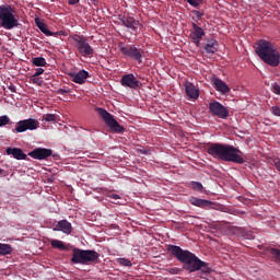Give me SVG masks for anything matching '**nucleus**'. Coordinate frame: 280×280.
<instances>
[{"mask_svg": "<svg viewBox=\"0 0 280 280\" xmlns=\"http://www.w3.org/2000/svg\"><path fill=\"white\" fill-rule=\"evenodd\" d=\"M167 250L172 253L173 257L177 258V261L185 264L184 270H188V272H198L200 270L202 275H210L211 267H209V262L202 261L194 253L176 245H168Z\"/></svg>", "mask_w": 280, "mask_h": 280, "instance_id": "f257e3e1", "label": "nucleus"}, {"mask_svg": "<svg viewBox=\"0 0 280 280\" xmlns=\"http://www.w3.org/2000/svg\"><path fill=\"white\" fill-rule=\"evenodd\" d=\"M208 154L213 156V159H219V161H225L228 163H237L238 165H244L245 160L243 158V152L230 144L222 143H211L207 149Z\"/></svg>", "mask_w": 280, "mask_h": 280, "instance_id": "f03ea898", "label": "nucleus"}, {"mask_svg": "<svg viewBox=\"0 0 280 280\" xmlns=\"http://www.w3.org/2000/svg\"><path fill=\"white\" fill-rule=\"evenodd\" d=\"M255 51L265 65H269V67L280 65V52L275 43L267 39H259L255 45Z\"/></svg>", "mask_w": 280, "mask_h": 280, "instance_id": "7ed1b4c3", "label": "nucleus"}, {"mask_svg": "<svg viewBox=\"0 0 280 280\" xmlns=\"http://www.w3.org/2000/svg\"><path fill=\"white\" fill-rule=\"evenodd\" d=\"M19 19H16V10L10 4L0 5V26L3 30H14L19 27Z\"/></svg>", "mask_w": 280, "mask_h": 280, "instance_id": "20e7f679", "label": "nucleus"}, {"mask_svg": "<svg viewBox=\"0 0 280 280\" xmlns=\"http://www.w3.org/2000/svg\"><path fill=\"white\" fill-rule=\"evenodd\" d=\"M100 254L93 249H72L71 264H81V266H91L97 262Z\"/></svg>", "mask_w": 280, "mask_h": 280, "instance_id": "39448f33", "label": "nucleus"}, {"mask_svg": "<svg viewBox=\"0 0 280 280\" xmlns=\"http://www.w3.org/2000/svg\"><path fill=\"white\" fill-rule=\"evenodd\" d=\"M118 47L120 49V52L125 58H128L129 60H135L138 62V65L143 63V56H145V50L137 45H124V43H119Z\"/></svg>", "mask_w": 280, "mask_h": 280, "instance_id": "423d86ee", "label": "nucleus"}, {"mask_svg": "<svg viewBox=\"0 0 280 280\" xmlns=\"http://www.w3.org/2000/svg\"><path fill=\"white\" fill-rule=\"evenodd\" d=\"M96 113L100 115V117L103 119V121L106 124L107 127H109L110 132H116V135H121L122 132H126V128L121 126L116 119L113 114L108 113V110L96 107Z\"/></svg>", "mask_w": 280, "mask_h": 280, "instance_id": "0eeeda50", "label": "nucleus"}, {"mask_svg": "<svg viewBox=\"0 0 280 280\" xmlns=\"http://www.w3.org/2000/svg\"><path fill=\"white\" fill-rule=\"evenodd\" d=\"M72 40H74L75 43L74 47L77 51H79V54L83 56V58H93V47L91 46V44H89L84 35L75 34L72 36Z\"/></svg>", "mask_w": 280, "mask_h": 280, "instance_id": "6e6552de", "label": "nucleus"}, {"mask_svg": "<svg viewBox=\"0 0 280 280\" xmlns=\"http://www.w3.org/2000/svg\"><path fill=\"white\" fill-rule=\"evenodd\" d=\"M208 110L212 117H219V119H229V108L218 101L210 102L208 105Z\"/></svg>", "mask_w": 280, "mask_h": 280, "instance_id": "1a4fd4ad", "label": "nucleus"}, {"mask_svg": "<svg viewBox=\"0 0 280 280\" xmlns=\"http://www.w3.org/2000/svg\"><path fill=\"white\" fill-rule=\"evenodd\" d=\"M38 126H40V122H38V120L34 118H27L18 121L15 128L13 129V132L22 133L27 132V130H38Z\"/></svg>", "mask_w": 280, "mask_h": 280, "instance_id": "9d476101", "label": "nucleus"}, {"mask_svg": "<svg viewBox=\"0 0 280 280\" xmlns=\"http://www.w3.org/2000/svg\"><path fill=\"white\" fill-rule=\"evenodd\" d=\"M120 23L135 35L139 34V30H141V22L132 16L120 18Z\"/></svg>", "mask_w": 280, "mask_h": 280, "instance_id": "9b49d317", "label": "nucleus"}, {"mask_svg": "<svg viewBox=\"0 0 280 280\" xmlns=\"http://www.w3.org/2000/svg\"><path fill=\"white\" fill-rule=\"evenodd\" d=\"M54 154V151L51 149H45V148H36L33 151L28 152V156L31 159H35L36 161H45L49 159Z\"/></svg>", "mask_w": 280, "mask_h": 280, "instance_id": "f8f14e48", "label": "nucleus"}, {"mask_svg": "<svg viewBox=\"0 0 280 280\" xmlns=\"http://www.w3.org/2000/svg\"><path fill=\"white\" fill-rule=\"evenodd\" d=\"M120 84L121 86L133 89V91H137V89L141 86V82H139V80H137V77H135V74L132 73L122 75Z\"/></svg>", "mask_w": 280, "mask_h": 280, "instance_id": "ddd939ff", "label": "nucleus"}, {"mask_svg": "<svg viewBox=\"0 0 280 280\" xmlns=\"http://www.w3.org/2000/svg\"><path fill=\"white\" fill-rule=\"evenodd\" d=\"M191 27L192 28L190 30V38L196 47H200V42L205 36V30L198 26V24H196L195 22H192Z\"/></svg>", "mask_w": 280, "mask_h": 280, "instance_id": "4468645a", "label": "nucleus"}, {"mask_svg": "<svg viewBox=\"0 0 280 280\" xmlns=\"http://www.w3.org/2000/svg\"><path fill=\"white\" fill-rule=\"evenodd\" d=\"M184 89H185L187 100H190L191 102H196V100L200 97V90L196 88L194 83L187 81L184 84Z\"/></svg>", "mask_w": 280, "mask_h": 280, "instance_id": "2eb2a0df", "label": "nucleus"}, {"mask_svg": "<svg viewBox=\"0 0 280 280\" xmlns=\"http://www.w3.org/2000/svg\"><path fill=\"white\" fill-rule=\"evenodd\" d=\"M68 75L75 84H85L88 78H91V74H89V71L86 70H80L79 72H70Z\"/></svg>", "mask_w": 280, "mask_h": 280, "instance_id": "dca6fc26", "label": "nucleus"}, {"mask_svg": "<svg viewBox=\"0 0 280 280\" xmlns=\"http://www.w3.org/2000/svg\"><path fill=\"white\" fill-rule=\"evenodd\" d=\"M35 23H36V26L38 27V30H40V32L43 34H45V36H55V38H58V36H65L63 31L51 32L47 27V24H45L44 22H40V20H38V19L35 20Z\"/></svg>", "mask_w": 280, "mask_h": 280, "instance_id": "f3484780", "label": "nucleus"}, {"mask_svg": "<svg viewBox=\"0 0 280 280\" xmlns=\"http://www.w3.org/2000/svg\"><path fill=\"white\" fill-rule=\"evenodd\" d=\"M52 231H61V233H65L66 235H71L73 231V226L71 223L67 220H60L57 225L52 229Z\"/></svg>", "mask_w": 280, "mask_h": 280, "instance_id": "a211bd4d", "label": "nucleus"}, {"mask_svg": "<svg viewBox=\"0 0 280 280\" xmlns=\"http://www.w3.org/2000/svg\"><path fill=\"white\" fill-rule=\"evenodd\" d=\"M212 84L215 91H218L222 95H226V93H231V88H229V85L221 79H218V78L213 79Z\"/></svg>", "mask_w": 280, "mask_h": 280, "instance_id": "6ab92c4d", "label": "nucleus"}, {"mask_svg": "<svg viewBox=\"0 0 280 280\" xmlns=\"http://www.w3.org/2000/svg\"><path fill=\"white\" fill-rule=\"evenodd\" d=\"M7 154L9 156H13V159H16V161H25V159H27V154L23 152V149L19 148H8Z\"/></svg>", "mask_w": 280, "mask_h": 280, "instance_id": "aec40b11", "label": "nucleus"}, {"mask_svg": "<svg viewBox=\"0 0 280 280\" xmlns=\"http://www.w3.org/2000/svg\"><path fill=\"white\" fill-rule=\"evenodd\" d=\"M190 205H194V207H199L200 209H209L211 208V205L213 202L207 200V199H200L198 197L190 198Z\"/></svg>", "mask_w": 280, "mask_h": 280, "instance_id": "412c9836", "label": "nucleus"}, {"mask_svg": "<svg viewBox=\"0 0 280 280\" xmlns=\"http://www.w3.org/2000/svg\"><path fill=\"white\" fill-rule=\"evenodd\" d=\"M235 233L238 235V237H243V240H255V233H253V231L236 228Z\"/></svg>", "mask_w": 280, "mask_h": 280, "instance_id": "4be33fe9", "label": "nucleus"}, {"mask_svg": "<svg viewBox=\"0 0 280 280\" xmlns=\"http://www.w3.org/2000/svg\"><path fill=\"white\" fill-rule=\"evenodd\" d=\"M206 54H215L218 51V40L213 38L207 39V44L205 45Z\"/></svg>", "mask_w": 280, "mask_h": 280, "instance_id": "5701e85b", "label": "nucleus"}, {"mask_svg": "<svg viewBox=\"0 0 280 280\" xmlns=\"http://www.w3.org/2000/svg\"><path fill=\"white\" fill-rule=\"evenodd\" d=\"M14 248L10 244L0 243V255L5 257V255H12Z\"/></svg>", "mask_w": 280, "mask_h": 280, "instance_id": "b1692460", "label": "nucleus"}, {"mask_svg": "<svg viewBox=\"0 0 280 280\" xmlns=\"http://www.w3.org/2000/svg\"><path fill=\"white\" fill-rule=\"evenodd\" d=\"M50 246H52V248H57L58 250H68V247L67 245H65V242L59 240H51Z\"/></svg>", "mask_w": 280, "mask_h": 280, "instance_id": "393cba45", "label": "nucleus"}, {"mask_svg": "<svg viewBox=\"0 0 280 280\" xmlns=\"http://www.w3.org/2000/svg\"><path fill=\"white\" fill-rule=\"evenodd\" d=\"M32 65L34 67H47V59L44 57H35L32 59Z\"/></svg>", "mask_w": 280, "mask_h": 280, "instance_id": "a878e982", "label": "nucleus"}, {"mask_svg": "<svg viewBox=\"0 0 280 280\" xmlns=\"http://www.w3.org/2000/svg\"><path fill=\"white\" fill-rule=\"evenodd\" d=\"M189 187H191L194 191H202V189H205V187L202 186V183L200 182H190Z\"/></svg>", "mask_w": 280, "mask_h": 280, "instance_id": "bb28decb", "label": "nucleus"}, {"mask_svg": "<svg viewBox=\"0 0 280 280\" xmlns=\"http://www.w3.org/2000/svg\"><path fill=\"white\" fill-rule=\"evenodd\" d=\"M269 253L273 257V259L277 261V264H280V249L270 248Z\"/></svg>", "mask_w": 280, "mask_h": 280, "instance_id": "cd10ccee", "label": "nucleus"}, {"mask_svg": "<svg viewBox=\"0 0 280 280\" xmlns=\"http://www.w3.org/2000/svg\"><path fill=\"white\" fill-rule=\"evenodd\" d=\"M117 264H119V266H125L127 268L132 267V261H130V259L128 258H117Z\"/></svg>", "mask_w": 280, "mask_h": 280, "instance_id": "c85d7f7f", "label": "nucleus"}, {"mask_svg": "<svg viewBox=\"0 0 280 280\" xmlns=\"http://www.w3.org/2000/svg\"><path fill=\"white\" fill-rule=\"evenodd\" d=\"M186 1L192 8H200V5H202V3L205 2V0H186Z\"/></svg>", "mask_w": 280, "mask_h": 280, "instance_id": "c756f323", "label": "nucleus"}, {"mask_svg": "<svg viewBox=\"0 0 280 280\" xmlns=\"http://www.w3.org/2000/svg\"><path fill=\"white\" fill-rule=\"evenodd\" d=\"M10 124V117L8 115L0 116V128Z\"/></svg>", "mask_w": 280, "mask_h": 280, "instance_id": "7c9ffc66", "label": "nucleus"}, {"mask_svg": "<svg viewBox=\"0 0 280 280\" xmlns=\"http://www.w3.org/2000/svg\"><path fill=\"white\" fill-rule=\"evenodd\" d=\"M56 115L55 114H45L43 116V121H56Z\"/></svg>", "mask_w": 280, "mask_h": 280, "instance_id": "2f4dec72", "label": "nucleus"}, {"mask_svg": "<svg viewBox=\"0 0 280 280\" xmlns=\"http://www.w3.org/2000/svg\"><path fill=\"white\" fill-rule=\"evenodd\" d=\"M31 80H32L33 84H38V86H40V84H43V79L36 77V74H33V75L31 77Z\"/></svg>", "mask_w": 280, "mask_h": 280, "instance_id": "473e14b6", "label": "nucleus"}, {"mask_svg": "<svg viewBox=\"0 0 280 280\" xmlns=\"http://www.w3.org/2000/svg\"><path fill=\"white\" fill-rule=\"evenodd\" d=\"M271 91L276 93V95H280V85L278 83L271 84Z\"/></svg>", "mask_w": 280, "mask_h": 280, "instance_id": "72a5a7b5", "label": "nucleus"}, {"mask_svg": "<svg viewBox=\"0 0 280 280\" xmlns=\"http://www.w3.org/2000/svg\"><path fill=\"white\" fill-rule=\"evenodd\" d=\"M271 113H272V115H275L276 117H280V107H279V106H272V107H271Z\"/></svg>", "mask_w": 280, "mask_h": 280, "instance_id": "f704fd0d", "label": "nucleus"}, {"mask_svg": "<svg viewBox=\"0 0 280 280\" xmlns=\"http://www.w3.org/2000/svg\"><path fill=\"white\" fill-rule=\"evenodd\" d=\"M192 14H195V16L198 19V21H202V16H205V13H202L198 10H194Z\"/></svg>", "mask_w": 280, "mask_h": 280, "instance_id": "c9c22d12", "label": "nucleus"}, {"mask_svg": "<svg viewBox=\"0 0 280 280\" xmlns=\"http://www.w3.org/2000/svg\"><path fill=\"white\" fill-rule=\"evenodd\" d=\"M273 165H275L276 170L280 172V158L273 159Z\"/></svg>", "mask_w": 280, "mask_h": 280, "instance_id": "e433bc0d", "label": "nucleus"}, {"mask_svg": "<svg viewBox=\"0 0 280 280\" xmlns=\"http://www.w3.org/2000/svg\"><path fill=\"white\" fill-rule=\"evenodd\" d=\"M45 73V69L43 68H37L36 69V72L33 74L35 77H39V75H43Z\"/></svg>", "mask_w": 280, "mask_h": 280, "instance_id": "4c0bfd02", "label": "nucleus"}, {"mask_svg": "<svg viewBox=\"0 0 280 280\" xmlns=\"http://www.w3.org/2000/svg\"><path fill=\"white\" fill-rule=\"evenodd\" d=\"M167 272H170V275H178L180 270L178 268H168Z\"/></svg>", "mask_w": 280, "mask_h": 280, "instance_id": "58836bf2", "label": "nucleus"}, {"mask_svg": "<svg viewBox=\"0 0 280 280\" xmlns=\"http://www.w3.org/2000/svg\"><path fill=\"white\" fill-rule=\"evenodd\" d=\"M59 95H65L66 93H71V91L69 89L65 90V89H59L58 90Z\"/></svg>", "mask_w": 280, "mask_h": 280, "instance_id": "ea45409f", "label": "nucleus"}, {"mask_svg": "<svg viewBox=\"0 0 280 280\" xmlns=\"http://www.w3.org/2000/svg\"><path fill=\"white\" fill-rule=\"evenodd\" d=\"M109 198H113V200H119L121 197L117 194L109 195Z\"/></svg>", "mask_w": 280, "mask_h": 280, "instance_id": "a19ab883", "label": "nucleus"}, {"mask_svg": "<svg viewBox=\"0 0 280 280\" xmlns=\"http://www.w3.org/2000/svg\"><path fill=\"white\" fill-rule=\"evenodd\" d=\"M69 5H75L77 3H80V0H68Z\"/></svg>", "mask_w": 280, "mask_h": 280, "instance_id": "79ce46f5", "label": "nucleus"}, {"mask_svg": "<svg viewBox=\"0 0 280 280\" xmlns=\"http://www.w3.org/2000/svg\"><path fill=\"white\" fill-rule=\"evenodd\" d=\"M11 93H16V88L14 85L9 86Z\"/></svg>", "mask_w": 280, "mask_h": 280, "instance_id": "37998d69", "label": "nucleus"}, {"mask_svg": "<svg viewBox=\"0 0 280 280\" xmlns=\"http://www.w3.org/2000/svg\"><path fill=\"white\" fill-rule=\"evenodd\" d=\"M91 3H93L95 5V3H97V0H90Z\"/></svg>", "mask_w": 280, "mask_h": 280, "instance_id": "c03bdc74", "label": "nucleus"}, {"mask_svg": "<svg viewBox=\"0 0 280 280\" xmlns=\"http://www.w3.org/2000/svg\"><path fill=\"white\" fill-rule=\"evenodd\" d=\"M3 172H5L3 168H0V175L3 174Z\"/></svg>", "mask_w": 280, "mask_h": 280, "instance_id": "a18cd8bd", "label": "nucleus"}]
</instances>
